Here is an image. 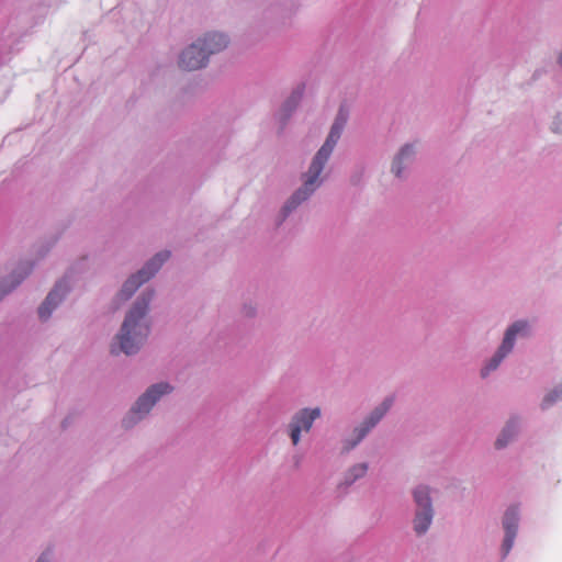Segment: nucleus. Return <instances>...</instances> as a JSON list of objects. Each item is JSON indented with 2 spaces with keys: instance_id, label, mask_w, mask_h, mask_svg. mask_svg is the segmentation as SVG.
<instances>
[{
  "instance_id": "nucleus-5",
  "label": "nucleus",
  "mask_w": 562,
  "mask_h": 562,
  "mask_svg": "<svg viewBox=\"0 0 562 562\" xmlns=\"http://www.w3.org/2000/svg\"><path fill=\"white\" fill-rule=\"evenodd\" d=\"M227 45L224 34L209 33L181 53L180 66L186 70H198L206 65L210 55L222 52Z\"/></svg>"
},
{
  "instance_id": "nucleus-7",
  "label": "nucleus",
  "mask_w": 562,
  "mask_h": 562,
  "mask_svg": "<svg viewBox=\"0 0 562 562\" xmlns=\"http://www.w3.org/2000/svg\"><path fill=\"white\" fill-rule=\"evenodd\" d=\"M414 498L418 507L414 519V529L418 535H422L427 531L432 520V508L428 487H417L414 491Z\"/></svg>"
},
{
  "instance_id": "nucleus-18",
  "label": "nucleus",
  "mask_w": 562,
  "mask_h": 562,
  "mask_svg": "<svg viewBox=\"0 0 562 562\" xmlns=\"http://www.w3.org/2000/svg\"><path fill=\"white\" fill-rule=\"evenodd\" d=\"M368 470V467L366 463H361V464H358V465H355L351 470H350V475L352 476L350 480H347V483L350 484L352 483L356 479L360 477V476H363L366 474Z\"/></svg>"
},
{
  "instance_id": "nucleus-6",
  "label": "nucleus",
  "mask_w": 562,
  "mask_h": 562,
  "mask_svg": "<svg viewBox=\"0 0 562 562\" xmlns=\"http://www.w3.org/2000/svg\"><path fill=\"white\" fill-rule=\"evenodd\" d=\"M69 292L68 281L66 279L58 280L37 308L40 321L43 323L47 322L54 311L65 301Z\"/></svg>"
},
{
  "instance_id": "nucleus-1",
  "label": "nucleus",
  "mask_w": 562,
  "mask_h": 562,
  "mask_svg": "<svg viewBox=\"0 0 562 562\" xmlns=\"http://www.w3.org/2000/svg\"><path fill=\"white\" fill-rule=\"evenodd\" d=\"M155 296L153 289H145L125 313L117 333L110 344L113 356L123 353L127 357L137 355L150 334L148 318L149 305Z\"/></svg>"
},
{
  "instance_id": "nucleus-17",
  "label": "nucleus",
  "mask_w": 562,
  "mask_h": 562,
  "mask_svg": "<svg viewBox=\"0 0 562 562\" xmlns=\"http://www.w3.org/2000/svg\"><path fill=\"white\" fill-rule=\"evenodd\" d=\"M302 94H303L302 88H299L297 90H295L292 93V95L289 98V100L285 102V104H284L285 109L289 111L294 109L297 105L299 101L301 100Z\"/></svg>"
},
{
  "instance_id": "nucleus-11",
  "label": "nucleus",
  "mask_w": 562,
  "mask_h": 562,
  "mask_svg": "<svg viewBox=\"0 0 562 562\" xmlns=\"http://www.w3.org/2000/svg\"><path fill=\"white\" fill-rule=\"evenodd\" d=\"M392 405V400H385L363 423L360 428L356 429V440L352 441L346 449L350 450L368 434V431L375 426V424L383 417Z\"/></svg>"
},
{
  "instance_id": "nucleus-9",
  "label": "nucleus",
  "mask_w": 562,
  "mask_h": 562,
  "mask_svg": "<svg viewBox=\"0 0 562 562\" xmlns=\"http://www.w3.org/2000/svg\"><path fill=\"white\" fill-rule=\"evenodd\" d=\"M319 416H321L319 408H313V409L303 408L293 416V418L289 425V428H290V437H291L292 443L294 446H296L299 443L301 432L310 431L314 420L316 418H318Z\"/></svg>"
},
{
  "instance_id": "nucleus-16",
  "label": "nucleus",
  "mask_w": 562,
  "mask_h": 562,
  "mask_svg": "<svg viewBox=\"0 0 562 562\" xmlns=\"http://www.w3.org/2000/svg\"><path fill=\"white\" fill-rule=\"evenodd\" d=\"M34 562H55L54 547H46L35 559Z\"/></svg>"
},
{
  "instance_id": "nucleus-15",
  "label": "nucleus",
  "mask_w": 562,
  "mask_h": 562,
  "mask_svg": "<svg viewBox=\"0 0 562 562\" xmlns=\"http://www.w3.org/2000/svg\"><path fill=\"white\" fill-rule=\"evenodd\" d=\"M561 397H562V389H554L544 396L541 407L543 409H546V408L550 407L551 405H553Z\"/></svg>"
},
{
  "instance_id": "nucleus-4",
  "label": "nucleus",
  "mask_w": 562,
  "mask_h": 562,
  "mask_svg": "<svg viewBox=\"0 0 562 562\" xmlns=\"http://www.w3.org/2000/svg\"><path fill=\"white\" fill-rule=\"evenodd\" d=\"M173 392V385L168 382H158L149 385L137 398L121 419V428L132 430L142 422L146 420L153 408L166 395Z\"/></svg>"
},
{
  "instance_id": "nucleus-8",
  "label": "nucleus",
  "mask_w": 562,
  "mask_h": 562,
  "mask_svg": "<svg viewBox=\"0 0 562 562\" xmlns=\"http://www.w3.org/2000/svg\"><path fill=\"white\" fill-rule=\"evenodd\" d=\"M527 327V322L518 321L507 329L504 340L496 355L491 359L490 363L482 369L483 376H486L491 371L495 370L499 366L504 357L512 351L516 335L526 330Z\"/></svg>"
},
{
  "instance_id": "nucleus-13",
  "label": "nucleus",
  "mask_w": 562,
  "mask_h": 562,
  "mask_svg": "<svg viewBox=\"0 0 562 562\" xmlns=\"http://www.w3.org/2000/svg\"><path fill=\"white\" fill-rule=\"evenodd\" d=\"M413 154H414V150H413L412 146H409V145H406L401 149V151L398 153V155L396 156V158L394 159V161L392 164V171L394 172V175L396 177H400L402 173L403 160L405 158L411 157Z\"/></svg>"
},
{
  "instance_id": "nucleus-3",
  "label": "nucleus",
  "mask_w": 562,
  "mask_h": 562,
  "mask_svg": "<svg viewBox=\"0 0 562 562\" xmlns=\"http://www.w3.org/2000/svg\"><path fill=\"white\" fill-rule=\"evenodd\" d=\"M172 257V251L170 249H162L154 254L149 259H147L144 265L131 273L126 280L122 283L119 291L115 293L112 304L117 310L124 303L133 297V295L137 292V290L160 271L164 265L169 261Z\"/></svg>"
},
{
  "instance_id": "nucleus-14",
  "label": "nucleus",
  "mask_w": 562,
  "mask_h": 562,
  "mask_svg": "<svg viewBox=\"0 0 562 562\" xmlns=\"http://www.w3.org/2000/svg\"><path fill=\"white\" fill-rule=\"evenodd\" d=\"M516 434V425L513 420H510L506 427L503 429L502 434L497 438L495 446L497 448L505 447L509 440L515 436Z\"/></svg>"
},
{
  "instance_id": "nucleus-2",
  "label": "nucleus",
  "mask_w": 562,
  "mask_h": 562,
  "mask_svg": "<svg viewBox=\"0 0 562 562\" xmlns=\"http://www.w3.org/2000/svg\"><path fill=\"white\" fill-rule=\"evenodd\" d=\"M346 122L347 113L342 109H340L325 144L319 148L310 166L303 188L297 190L291 196L289 202L284 205V215L289 214L302 201L306 200L308 195L315 190L318 177L323 171L325 164L327 162L337 140L341 135Z\"/></svg>"
},
{
  "instance_id": "nucleus-10",
  "label": "nucleus",
  "mask_w": 562,
  "mask_h": 562,
  "mask_svg": "<svg viewBox=\"0 0 562 562\" xmlns=\"http://www.w3.org/2000/svg\"><path fill=\"white\" fill-rule=\"evenodd\" d=\"M505 529V539L503 542V553L507 555L513 548L518 528V510L516 507H510L506 510L503 519Z\"/></svg>"
},
{
  "instance_id": "nucleus-12",
  "label": "nucleus",
  "mask_w": 562,
  "mask_h": 562,
  "mask_svg": "<svg viewBox=\"0 0 562 562\" xmlns=\"http://www.w3.org/2000/svg\"><path fill=\"white\" fill-rule=\"evenodd\" d=\"M29 271L18 269L12 271L9 276L2 278L0 280V302L3 300L4 296L10 294L12 291H14L22 281L27 277Z\"/></svg>"
}]
</instances>
